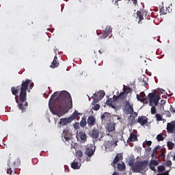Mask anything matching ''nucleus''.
I'll return each mask as SVG.
<instances>
[{"label": "nucleus", "mask_w": 175, "mask_h": 175, "mask_svg": "<svg viewBox=\"0 0 175 175\" xmlns=\"http://www.w3.org/2000/svg\"><path fill=\"white\" fill-rule=\"evenodd\" d=\"M158 165H159V161H157L156 159H152L150 160L149 164V169H150V170H152L153 172H157V168H155V166H158Z\"/></svg>", "instance_id": "obj_11"}, {"label": "nucleus", "mask_w": 175, "mask_h": 175, "mask_svg": "<svg viewBox=\"0 0 175 175\" xmlns=\"http://www.w3.org/2000/svg\"><path fill=\"white\" fill-rule=\"evenodd\" d=\"M111 27L107 26L105 29L103 31V34L100 36V39H106L107 38H109L110 33H111Z\"/></svg>", "instance_id": "obj_9"}, {"label": "nucleus", "mask_w": 175, "mask_h": 175, "mask_svg": "<svg viewBox=\"0 0 175 175\" xmlns=\"http://www.w3.org/2000/svg\"><path fill=\"white\" fill-rule=\"evenodd\" d=\"M63 142H66V129H64L63 133L62 134Z\"/></svg>", "instance_id": "obj_35"}, {"label": "nucleus", "mask_w": 175, "mask_h": 175, "mask_svg": "<svg viewBox=\"0 0 175 175\" xmlns=\"http://www.w3.org/2000/svg\"><path fill=\"white\" fill-rule=\"evenodd\" d=\"M55 53H57V51H55Z\"/></svg>", "instance_id": "obj_60"}, {"label": "nucleus", "mask_w": 175, "mask_h": 175, "mask_svg": "<svg viewBox=\"0 0 175 175\" xmlns=\"http://www.w3.org/2000/svg\"><path fill=\"white\" fill-rule=\"evenodd\" d=\"M76 155L79 158H81L83 157V152L81 150H79L77 151Z\"/></svg>", "instance_id": "obj_39"}, {"label": "nucleus", "mask_w": 175, "mask_h": 175, "mask_svg": "<svg viewBox=\"0 0 175 175\" xmlns=\"http://www.w3.org/2000/svg\"><path fill=\"white\" fill-rule=\"evenodd\" d=\"M77 75L79 77H82V76H87V73H85L84 71H79Z\"/></svg>", "instance_id": "obj_40"}, {"label": "nucleus", "mask_w": 175, "mask_h": 175, "mask_svg": "<svg viewBox=\"0 0 175 175\" xmlns=\"http://www.w3.org/2000/svg\"><path fill=\"white\" fill-rule=\"evenodd\" d=\"M137 120H135V116L130 115L129 118V125H133L134 124H137Z\"/></svg>", "instance_id": "obj_26"}, {"label": "nucleus", "mask_w": 175, "mask_h": 175, "mask_svg": "<svg viewBox=\"0 0 175 175\" xmlns=\"http://www.w3.org/2000/svg\"><path fill=\"white\" fill-rule=\"evenodd\" d=\"M126 94L125 92H120V94L115 98V100H118V99H120V100H125L126 99Z\"/></svg>", "instance_id": "obj_21"}, {"label": "nucleus", "mask_w": 175, "mask_h": 175, "mask_svg": "<svg viewBox=\"0 0 175 175\" xmlns=\"http://www.w3.org/2000/svg\"><path fill=\"white\" fill-rule=\"evenodd\" d=\"M49 109L54 116L62 117L66 114V91L56 92L51 96Z\"/></svg>", "instance_id": "obj_2"}, {"label": "nucleus", "mask_w": 175, "mask_h": 175, "mask_svg": "<svg viewBox=\"0 0 175 175\" xmlns=\"http://www.w3.org/2000/svg\"><path fill=\"white\" fill-rule=\"evenodd\" d=\"M88 126H94L96 124V119L94 116H89L87 120Z\"/></svg>", "instance_id": "obj_15"}, {"label": "nucleus", "mask_w": 175, "mask_h": 175, "mask_svg": "<svg viewBox=\"0 0 175 175\" xmlns=\"http://www.w3.org/2000/svg\"><path fill=\"white\" fill-rule=\"evenodd\" d=\"M81 140H83V142H85V140H87V134L86 133H82L81 135Z\"/></svg>", "instance_id": "obj_38"}, {"label": "nucleus", "mask_w": 175, "mask_h": 175, "mask_svg": "<svg viewBox=\"0 0 175 175\" xmlns=\"http://www.w3.org/2000/svg\"><path fill=\"white\" fill-rule=\"evenodd\" d=\"M147 166H148V161L147 160L137 161L133 167V171L134 173H140V172L146 170V169H147Z\"/></svg>", "instance_id": "obj_3"}, {"label": "nucleus", "mask_w": 175, "mask_h": 175, "mask_svg": "<svg viewBox=\"0 0 175 175\" xmlns=\"http://www.w3.org/2000/svg\"><path fill=\"white\" fill-rule=\"evenodd\" d=\"M80 166H81V164H79V162H77L76 160H74V161L71 163V167L75 170L80 169Z\"/></svg>", "instance_id": "obj_23"}, {"label": "nucleus", "mask_w": 175, "mask_h": 175, "mask_svg": "<svg viewBox=\"0 0 175 175\" xmlns=\"http://www.w3.org/2000/svg\"><path fill=\"white\" fill-rule=\"evenodd\" d=\"M149 106H158L161 100V94H157V92L148 94Z\"/></svg>", "instance_id": "obj_4"}, {"label": "nucleus", "mask_w": 175, "mask_h": 175, "mask_svg": "<svg viewBox=\"0 0 175 175\" xmlns=\"http://www.w3.org/2000/svg\"><path fill=\"white\" fill-rule=\"evenodd\" d=\"M156 105H153L151 107L150 112L151 114H155L157 113V108L155 107Z\"/></svg>", "instance_id": "obj_36"}, {"label": "nucleus", "mask_w": 175, "mask_h": 175, "mask_svg": "<svg viewBox=\"0 0 175 175\" xmlns=\"http://www.w3.org/2000/svg\"><path fill=\"white\" fill-rule=\"evenodd\" d=\"M129 165H130V166H133V163H129Z\"/></svg>", "instance_id": "obj_52"}, {"label": "nucleus", "mask_w": 175, "mask_h": 175, "mask_svg": "<svg viewBox=\"0 0 175 175\" xmlns=\"http://www.w3.org/2000/svg\"><path fill=\"white\" fill-rule=\"evenodd\" d=\"M112 175H118V174H117V172H114Z\"/></svg>", "instance_id": "obj_53"}, {"label": "nucleus", "mask_w": 175, "mask_h": 175, "mask_svg": "<svg viewBox=\"0 0 175 175\" xmlns=\"http://www.w3.org/2000/svg\"><path fill=\"white\" fill-rule=\"evenodd\" d=\"M106 129L107 131V132L110 133H113V132H116V124L114 123H109L107 125Z\"/></svg>", "instance_id": "obj_16"}, {"label": "nucleus", "mask_w": 175, "mask_h": 175, "mask_svg": "<svg viewBox=\"0 0 175 175\" xmlns=\"http://www.w3.org/2000/svg\"><path fill=\"white\" fill-rule=\"evenodd\" d=\"M58 58L57 57V55H55L53 61L51 63V68H58L59 66V62L57 61Z\"/></svg>", "instance_id": "obj_19"}, {"label": "nucleus", "mask_w": 175, "mask_h": 175, "mask_svg": "<svg viewBox=\"0 0 175 175\" xmlns=\"http://www.w3.org/2000/svg\"><path fill=\"white\" fill-rule=\"evenodd\" d=\"M151 144H152V142H151V141H146V146L150 147V146H151Z\"/></svg>", "instance_id": "obj_45"}, {"label": "nucleus", "mask_w": 175, "mask_h": 175, "mask_svg": "<svg viewBox=\"0 0 175 175\" xmlns=\"http://www.w3.org/2000/svg\"><path fill=\"white\" fill-rule=\"evenodd\" d=\"M159 148H160V147H159V146H156L154 149H153V153H154V154H157V151H158V150H159Z\"/></svg>", "instance_id": "obj_44"}, {"label": "nucleus", "mask_w": 175, "mask_h": 175, "mask_svg": "<svg viewBox=\"0 0 175 175\" xmlns=\"http://www.w3.org/2000/svg\"><path fill=\"white\" fill-rule=\"evenodd\" d=\"M161 154L160 157H161V158L163 159H165V158H166V149L165 148H163L161 149Z\"/></svg>", "instance_id": "obj_30"}, {"label": "nucleus", "mask_w": 175, "mask_h": 175, "mask_svg": "<svg viewBox=\"0 0 175 175\" xmlns=\"http://www.w3.org/2000/svg\"><path fill=\"white\" fill-rule=\"evenodd\" d=\"M109 118H110V113L107 112H105L103 115H101V121L102 122H107L109 121Z\"/></svg>", "instance_id": "obj_20"}, {"label": "nucleus", "mask_w": 175, "mask_h": 175, "mask_svg": "<svg viewBox=\"0 0 175 175\" xmlns=\"http://www.w3.org/2000/svg\"><path fill=\"white\" fill-rule=\"evenodd\" d=\"M170 110L171 113H175V109L172 105L170 106Z\"/></svg>", "instance_id": "obj_47"}, {"label": "nucleus", "mask_w": 175, "mask_h": 175, "mask_svg": "<svg viewBox=\"0 0 175 175\" xmlns=\"http://www.w3.org/2000/svg\"><path fill=\"white\" fill-rule=\"evenodd\" d=\"M33 82L32 80L26 79L22 81L21 84L16 87L11 88V92L14 95L15 100L18 104V108L24 111L28 107V103L27 102V91H31L33 88Z\"/></svg>", "instance_id": "obj_1"}, {"label": "nucleus", "mask_w": 175, "mask_h": 175, "mask_svg": "<svg viewBox=\"0 0 175 175\" xmlns=\"http://www.w3.org/2000/svg\"><path fill=\"white\" fill-rule=\"evenodd\" d=\"M79 113L77 111H75L74 113L66 119V122H72V121H73V120H75V118H76V117H77V116H79Z\"/></svg>", "instance_id": "obj_18"}, {"label": "nucleus", "mask_w": 175, "mask_h": 175, "mask_svg": "<svg viewBox=\"0 0 175 175\" xmlns=\"http://www.w3.org/2000/svg\"><path fill=\"white\" fill-rule=\"evenodd\" d=\"M135 5H136V3H137V1H135Z\"/></svg>", "instance_id": "obj_58"}, {"label": "nucleus", "mask_w": 175, "mask_h": 175, "mask_svg": "<svg viewBox=\"0 0 175 175\" xmlns=\"http://www.w3.org/2000/svg\"><path fill=\"white\" fill-rule=\"evenodd\" d=\"M125 107L129 114H132L133 113V107L129 103V101H126Z\"/></svg>", "instance_id": "obj_22"}, {"label": "nucleus", "mask_w": 175, "mask_h": 175, "mask_svg": "<svg viewBox=\"0 0 175 175\" xmlns=\"http://www.w3.org/2000/svg\"><path fill=\"white\" fill-rule=\"evenodd\" d=\"M73 108V101H72V96L70 93L66 92V113Z\"/></svg>", "instance_id": "obj_7"}, {"label": "nucleus", "mask_w": 175, "mask_h": 175, "mask_svg": "<svg viewBox=\"0 0 175 175\" xmlns=\"http://www.w3.org/2000/svg\"><path fill=\"white\" fill-rule=\"evenodd\" d=\"M157 170H158L159 173H162V172H165V170H166V169L165 168V166L159 165L157 167Z\"/></svg>", "instance_id": "obj_34"}, {"label": "nucleus", "mask_w": 175, "mask_h": 175, "mask_svg": "<svg viewBox=\"0 0 175 175\" xmlns=\"http://www.w3.org/2000/svg\"><path fill=\"white\" fill-rule=\"evenodd\" d=\"M73 128L75 129H80V123H79V122H76L75 123H74Z\"/></svg>", "instance_id": "obj_37"}, {"label": "nucleus", "mask_w": 175, "mask_h": 175, "mask_svg": "<svg viewBox=\"0 0 175 175\" xmlns=\"http://www.w3.org/2000/svg\"><path fill=\"white\" fill-rule=\"evenodd\" d=\"M167 166H172V161H166Z\"/></svg>", "instance_id": "obj_46"}, {"label": "nucleus", "mask_w": 175, "mask_h": 175, "mask_svg": "<svg viewBox=\"0 0 175 175\" xmlns=\"http://www.w3.org/2000/svg\"><path fill=\"white\" fill-rule=\"evenodd\" d=\"M104 146L105 147V150L107 151H113L116 146H117V141H107L105 142Z\"/></svg>", "instance_id": "obj_6"}, {"label": "nucleus", "mask_w": 175, "mask_h": 175, "mask_svg": "<svg viewBox=\"0 0 175 175\" xmlns=\"http://www.w3.org/2000/svg\"><path fill=\"white\" fill-rule=\"evenodd\" d=\"M157 142H163L165 140V137H163V134H159L157 136Z\"/></svg>", "instance_id": "obj_31"}, {"label": "nucleus", "mask_w": 175, "mask_h": 175, "mask_svg": "<svg viewBox=\"0 0 175 175\" xmlns=\"http://www.w3.org/2000/svg\"><path fill=\"white\" fill-rule=\"evenodd\" d=\"M90 135L92 139H98V137H99V131L96 129H92Z\"/></svg>", "instance_id": "obj_17"}, {"label": "nucleus", "mask_w": 175, "mask_h": 175, "mask_svg": "<svg viewBox=\"0 0 175 175\" xmlns=\"http://www.w3.org/2000/svg\"><path fill=\"white\" fill-rule=\"evenodd\" d=\"M68 140H69V138L67 137V138H66V141L68 142Z\"/></svg>", "instance_id": "obj_57"}, {"label": "nucleus", "mask_w": 175, "mask_h": 175, "mask_svg": "<svg viewBox=\"0 0 175 175\" xmlns=\"http://www.w3.org/2000/svg\"><path fill=\"white\" fill-rule=\"evenodd\" d=\"M66 125V118H61L59 122V128H62V126H65Z\"/></svg>", "instance_id": "obj_28"}, {"label": "nucleus", "mask_w": 175, "mask_h": 175, "mask_svg": "<svg viewBox=\"0 0 175 175\" xmlns=\"http://www.w3.org/2000/svg\"><path fill=\"white\" fill-rule=\"evenodd\" d=\"M118 120H120V118H118Z\"/></svg>", "instance_id": "obj_61"}, {"label": "nucleus", "mask_w": 175, "mask_h": 175, "mask_svg": "<svg viewBox=\"0 0 175 175\" xmlns=\"http://www.w3.org/2000/svg\"><path fill=\"white\" fill-rule=\"evenodd\" d=\"M64 170H66V167H65V165H64Z\"/></svg>", "instance_id": "obj_56"}, {"label": "nucleus", "mask_w": 175, "mask_h": 175, "mask_svg": "<svg viewBox=\"0 0 175 175\" xmlns=\"http://www.w3.org/2000/svg\"><path fill=\"white\" fill-rule=\"evenodd\" d=\"M93 110H94L95 111H98V110H99V109H100V105H99V104H96L94 107H92Z\"/></svg>", "instance_id": "obj_41"}, {"label": "nucleus", "mask_w": 175, "mask_h": 175, "mask_svg": "<svg viewBox=\"0 0 175 175\" xmlns=\"http://www.w3.org/2000/svg\"><path fill=\"white\" fill-rule=\"evenodd\" d=\"M128 140L129 142H137V136L135 135L133 133H131Z\"/></svg>", "instance_id": "obj_27"}, {"label": "nucleus", "mask_w": 175, "mask_h": 175, "mask_svg": "<svg viewBox=\"0 0 175 175\" xmlns=\"http://www.w3.org/2000/svg\"><path fill=\"white\" fill-rule=\"evenodd\" d=\"M123 90H124V92H125V94H126V95L128 96V94L131 92V88H126Z\"/></svg>", "instance_id": "obj_43"}, {"label": "nucleus", "mask_w": 175, "mask_h": 175, "mask_svg": "<svg viewBox=\"0 0 175 175\" xmlns=\"http://www.w3.org/2000/svg\"><path fill=\"white\" fill-rule=\"evenodd\" d=\"M137 122L143 126L144 125H146L147 122H148V118L146 116H139Z\"/></svg>", "instance_id": "obj_13"}, {"label": "nucleus", "mask_w": 175, "mask_h": 175, "mask_svg": "<svg viewBox=\"0 0 175 175\" xmlns=\"http://www.w3.org/2000/svg\"><path fill=\"white\" fill-rule=\"evenodd\" d=\"M122 159V155L121 154H118L115 157L113 161V164L116 165V163H118L119 161H121Z\"/></svg>", "instance_id": "obj_25"}, {"label": "nucleus", "mask_w": 175, "mask_h": 175, "mask_svg": "<svg viewBox=\"0 0 175 175\" xmlns=\"http://www.w3.org/2000/svg\"><path fill=\"white\" fill-rule=\"evenodd\" d=\"M148 151H151V148H149L148 149Z\"/></svg>", "instance_id": "obj_54"}, {"label": "nucleus", "mask_w": 175, "mask_h": 175, "mask_svg": "<svg viewBox=\"0 0 175 175\" xmlns=\"http://www.w3.org/2000/svg\"><path fill=\"white\" fill-rule=\"evenodd\" d=\"M173 159H174V161H175V155L174 156Z\"/></svg>", "instance_id": "obj_55"}, {"label": "nucleus", "mask_w": 175, "mask_h": 175, "mask_svg": "<svg viewBox=\"0 0 175 175\" xmlns=\"http://www.w3.org/2000/svg\"><path fill=\"white\" fill-rule=\"evenodd\" d=\"M165 103H166V102L165 101V100H161V105H165Z\"/></svg>", "instance_id": "obj_50"}, {"label": "nucleus", "mask_w": 175, "mask_h": 175, "mask_svg": "<svg viewBox=\"0 0 175 175\" xmlns=\"http://www.w3.org/2000/svg\"><path fill=\"white\" fill-rule=\"evenodd\" d=\"M134 117H135V118H136V117H137V113H136V112L134 113Z\"/></svg>", "instance_id": "obj_51"}, {"label": "nucleus", "mask_w": 175, "mask_h": 175, "mask_svg": "<svg viewBox=\"0 0 175 175\" xmlns=\"http://www.w3.org/2000/svg\"><path fill=\"white\" fill-rule=\"evenodd\" d=\"M137 99L139 102H142V103H148V100L146 98V94L144 92H142L140 94H137Z\"/></svg>", "instance_id": "obj_10"}, {"label": "nucleus", "mask_w": 175, "mask_h": 175, "mask_svg": "<svg viewBox=\"0 0 175 175\" xmlns=\"http://www.w3.org/2000/svg\"><path fill=\"white\" fill-rule=\"evenodd\" d=\"M144 16H147V12L143 10L137 12V18H139V24H140L142 20H144Z\"/></svg>", "instance_id": "obj_14"}, {"label": "nucleus", "mask_w": 175, "mask_h": 175, "mask_svg": "<svg viewBox=\"0 0 175 175\" xmlns=\"http://www.w3.org/2000/svg\"><path fill=\"white\" fill-rule=\"evenodd\" d=\"M105 95H106V93H105V91L100 90L97 93H95L94 96H92V98L94 99V100H96L98 102V100H102L103 98L105 97Z\"/></svg>", "instance_id": "obj_8"}, {"label": "nucleus", "mask_w": 175, "mask_h": 175, "mask_svg": "<svg viewBox=\"0 0 175 175\" xmlns=\"http://www.w3.org/2000/svg\"><path fill=\"white\" fill-rule=\"evenodd\" d=\"M13 170H16V162L12 163H8L7 173L8 174L12 175L13 173Z\"/></svg>", "instance_id": "obj_12"}, {"label": "nucleus", "mask_w": 175, "mask_h": 175, "mask_svg": "<svg viewBox=\"0 0 175 175\" xmlns=\"http://www.w3.org/2000/svg\"><path fill=\"white\" fill-rule=\"evenodd\" d=\"M167 146L168 147V150H173L174 148V143L168 141L167 143Z\"/></svg>", "instance_id": "obj_33"}, {"label": "nucleus", "mask_w": 175, "mask_h": 175, "mask_svg": "<svg viewBox=\"0 0 175 175\" xmlns=\"http://www.w3.org/2000/svg\"><path fill=\"white\" fill-rule=\"evenodd\" d=\"M79 124H80V126H81V128H84V126H85V125H87V124H88L87 118H85V117L83 116Z\"/></svg>", "instance_id": "obj_29"}, {"label": "nucleus", "mask_w": 175, "mask_h": 175, "mask_svg": "<svg viewBox=\"0 0 175 175\" xmlns=\"http://www.w3.org/2000/svg\"><path fill=\"white\" fill-rule=\"evenodd\" d=\"M152 158H154V159H157V154L156 153H152L151 154Z\"/></svg>", "instance_id": "obj_48"}, {"label": "nucleus", "mask_w": 175, "mask_h": 175, "mask_svg": "<svg viewBox=\"0 0 175 175\" xmlns=\"http://www.w3.org/2000/svg\"><path fill=\"white\" fill-rule=\"evenodd\" d=\"M157 121H162V116L159 113L156 114Z\"/></svg>", "instance_id": "obj_42"}, {"label": "nucleus", "mask_w": 175, "mask_h": 175, "mask_svg": "<svg viewBox=\"0 0 175 175\" xmlns=\"http://www.w3.org/2000/svg\"><path fill=\"white\" fill-rule=\"evenodd\" d=\"M108 136H110V134H107Z\"/></svg>", "instance_id": "obj_59"}, {"label": "nucleus", "mask_w": 175, "mask_h": 175, "mask_svg": "<svg viewBox=\"0 0 175 175\" xmlns=\"http://www.w3.org/2000/svg\"><path fill=\"white\" fill-rule=\"evenodd\" d=\"M113 102H117V100H116V98H113L108 99L107 100V105L108 106H111L112 109H116V105H113Z\"/></svg>", "instance_id": "obj_24"}, {"label": "nucleus", "mask_w": 175, "mask_h": 175, "mask_svg": "<svg viewBox=\"0 0 175 175\" xmlns=\"http://www.w3.org/2000/svg\"><path fill=\"white\" fill-rule=\"evenodd\" d=\"M85 154H86L87 157V161L90 162L91 161V158L92 157V155L95 154V147H94L93 144L88 145L85 150Z\"/></svg>", "instance_id": "obj_5"}, {"label": "nucleus", "mask_w": 175, "mask_h": 175, "mask_svg": "<svg viewBox=\"0 0 175 175\" xmlns=\"http://www.w3.org/2000/svg\"><path fill=\"white\" fill-rule=\"evenodd\" d=\"M105 49H100L99 51H98V53H100V54H103V53H105Z\"/></svg>", "instance_id": "obj_49"}, {"label": "nucleus", "mask_w": 175, "mask_h": 175, "mask_svg": "<svg viewBox=\"0 0 175 175\" xmlns=\"http://www.w3.org/2000/svg\"><path fill=\"white\" fill-rule=\"evenodd\" d=\"M125 163H118V170H120V172H122V170H124L125 169Z\"/></svg>", "instance_id": "obj_32"}]
</instances>
